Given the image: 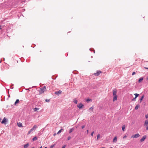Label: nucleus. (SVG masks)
I'll return each instance as SVG.
<instances>
[{
    "mask_svg": "<svg viewBox=\"0 0 148 148\" xmlns=\"http://www.w3.org/2000/svg\"><path fill=\"white\" fill-rule=\"evenodd\" d=\"M94 109V108L93 107H91L90 108H89V109L88 110V112H90V110L93 111Z\"/></svg>",
    "mask_w": 148,
    "mask_h": 148,
    "instance_id": "obj_15",
    "label": "nucleus"
},
{
    "mask_svg": "<svg viewBox=\"0 0 148 148\" xmlns=\"http://www.w3.org/2000/svg\"><path fill=\"white\" fill-rule=\"evenodd\" d=\"M39 108H35L34 109V111H37L38 110H39Z\"/></svg>",
    "mask_w": 148,
    "mask_h": 148,
    "instance_id": "obj_19",
    "label": "nucleus"
},
{
    "mask_svg": "<svg viewBox=\"0 0 148 148\" xmlns=\"http://www.w3.org/2000/svg\"><path fill=\"white\" fill-rule=\"evenodd\" d=\"M37 140V138L36 136H35L32 138V140L33 141H35Z\"/></svg>",
    "mask_w": 148,
    "mask_h": 148,
    "instance_id": "obj_25",
    "label": "nucleus"
},
{
    "mask_svg": "<svg viewBox=\"0 0 148 148\" xmlns=\"http://www.w3.org/2000/svg\"><path fill=\"white\" fill-rule=\"evenodd\" d=\"M95 53V50H94V53Z\"/></svg>",
    "mask_w": 148,
    "mask_h": 148,
    "instance_id": "obj_44",
    "label": "nucleus"
},
{
    "mask_svg": "<svg viewBox=\"0 0 148 148\" xmlns=\"http://www.w3.org/2000/svg\"><path fill=\"white\" fill-rule=\"evenodd\" d=\"M0 29H1V27H0Z\"/></svg>",
    "mask_w": 148,
    "mask_h": 148,
    "instance_id": "obj_45",
    "label": "nucleus"
},
{
    "mask_svg": "<svg viewBox=\"0 0 148 148\" xmlns=\"http://www.w3.org/2000/svg\"><path fill=\"white\" fill-rule=\"evenodd\" d=\"M45 101L46 102H49L50 101V99H46Z\"/></svg>",
    "mask_w": 148,
    "mask_h": 148,
    "instance_id": "obj_27",
    "label": "nucleus"
},
{
    "mask_svg": "<svg viewBox=\"0 0 148 148\" xmlns=\"http://www.w3.org/2000/svg\"><path fill=\"white\" fill-rule=\"evenodd\" d=\"M100 136V134H99L97 135V140H98L99 139V137Z\"/></svg>",
    "mask_w": 148,
    "mask_h": 148,
    "instance_id": "obj_22",
    "label": "nucleus"
},
{
    "mask_svg": "<svg viewBox=\"0 0 148 148\" xmlns=\"http://www.w3.org/2000/svg\"><path fill=\"white\" fill-rule=\"evenodd\" d=\"M53 147H54V145H51V146L50 148H53Z\"/></svg>",
    "mask_w": 148,
    "mask_h": 148,
    "instance_id": "obj_35",
    "label": "nucleus"
},
{
    "mask_svg": "<svg viewBox=\"0 0 148 148\" xmlns=\"http://www.w3.org/2000/svg\"><path fill=\"white\" fill-rule=\"evenodd\" d=\"M32 148H34V147H32Z\"/></svg>",
    "mask_w": 148,
    "mask_h": 148,
    "instance_id": "obj_49",
    "label": "nucleus"
},
{
    "mask_svg": "<svg viewBox=\"0 0 148 148\" xmlns=\"http://www.w3.org/2000/svg\"><path fill=\"white\" fill-rule=\"evenodd\" d=\"M143 80V78L142 77L140 78L138 81L139 83H140L141 81H142Z\"/></svg>",
    "mask_w": 148,
    "mask_h": 148,
    "instance_id": "obj_13",
    "label": "nucleus"
},
{
    "mask_svg": "<svg viewBox=\"0 0 148 148\" xmlns=\"http://www.w3.org/2000/svg\"><path fill=\"white\" fill-rule=\"evenodd\" d=\"M145 117L146 119H147L148 118V114H147L145 115Z\"/></svg>",
    "mask_w": 148,
    "mask_h": 148,
    "instance_id": "obj_32",
    "label": "nucleus"
},
{
    "mask_svg": "<svg viewBox=\"0 0 148 148\" xmlns=\"http://www.w3.org/2000/svg\"><path fill=\"white\" fill-rule=\"evenodd\" d=\"M17 125H18V126L19 127H23V126H22V124L21 123H20V122L18 123Z\"/></svg>",
    "mask_w": 148,
    "mask_h": 148,
    "instance_id": "obj_12",
    "label": "nucleus"
},
{
    "mask_svg": "<svg viewBox=\"0 0 148 148\" xmlns=\"http://www.w3.org/2000/svg\"><path fill=\"white\" fill-rule=\"evenodd\" d=\"M101 73V72L100 71H97L96 73H95L94 74L96 76H98L99 75L100 73Z\"/></svg>",
    "mask_w": 148,
    "mask_h": 148,
    "instance_id": "obj_10",
    "label": "nucleus"
},
{
    "mask_svg": "<svg viewBox=\"0 0 148 148\" xmlns=\"http://www.w3.org/2000/svg\"><path fill=\"white\" fill-rule=\"evenodd\" d=\"M1 117H0V122L1 121Z\"/></svg>",
    "mask_w": 148,
    "mask_h": 148,
    "instance_id": "obj_40",
    "label": "nucleus"
},
{
    "mask_svg": "<svg viewBox=\"0 0 148 148\" xmlns=\"http://www.w3.org/2000/svg\"><path fill=\"white\" fill-rule=\"evenodd\" d=\"M85 127V125H82V129H83Z\"/></svg>",
    "mask_w": 148,
    "mask_h": 148,
    "instance_id": "obj_37",
    "label": "nucleus"
},
{
    "mask_svg": "<svg viewBox=\"0 0 148 148\" xmlns=\"http://www.w3.org/2000/svg\"><path fill=\"white\" fill-rule=\"evenodd\" d=\"M74 130V128H71L69 130V133H71Z\"/></svg>",
    "mask_w": 148,
    "mask_h": 148,
    "instance_id": "obj_17",
    "label": "nucleus"
},
{
    "mask_svg": "<svg viewBox=\"0 0 148 148\" xmlns=\"http://www.w3.org/2000/svg\"><path fill=\"white\" fill-rule=\"evenodd\" d=\"M46 90V87L45 86L40 89V90L39 91L40 93L42 94L44 92V91Z\"/></svg>",
    "mask_w": 148,
    "mask_h": 148,
    "instance_id": "obj_2",
    "label": "nucleus"
},
{
    "mask_svg": "<svg viewBox=\"0 0 148 148\" xmlns=\"http://www.w3.org/2000/svg\"><path fill=\"white\" fill-rule=\"evenodd\" d=\"M147 80H148V78H147Z\"/></svg>",
    "mask_w": 148,
    "mask_h": 148,
    "instance_id": "obj_48",
    "label": "nucleus"
},
{
    "mask_svg": "<svg viewBox=\"0 0 148 148\" xmlns=\"http://www.w3.org/2000/svg\"><path fill=\"white\" fill-rule=\"evenodd\" d=\"M66 146V145H65L62 147V148H65Z\"/></svg>",
    "mask_w": 148,
    "mask_h": 148,
    "instance_id": "obj_36",
    "label": "nucleus"
},
{
    "mask_svg": "<svg viewBox=\"0 0 148 148\" xmlns=\"http://www.w3.org/2000/svg\"><path fill=\"white\" fill-rule=\"evenodd\" d=\"M19 100L18 99H17L16 100L15 102L14 103L15 104H16L17 103H18L19 102Z\"/></svg>",
    "mask_w": 148,
    "mask_h": 148,
    "instance_id": "obj_18",
    "label": "nucleus"
},
{
    "mask_svg": "<svg viewBox=\"0 0 148 148\" xmlns=\"http://www.w3.org/2000/svg\"><path fill=\"white\" fill-rule=\"evenodd\" d=\"M32 131L31 130L28 132V134H30L31 132H32Z\"/></svg>",
    "mask_w": 148,
    "mask_h": 148,
    "instance_id": "obj_29",
    "label": "nucleus"
},
{
    "mask_svg": "<svg viewBox=\"0 0 148 148\" xmlns=\"http://www.w3.org/2000/svg\"><path fill=\"white\" fill-rule=\"evenodd\" d=\"M140 136V135L138 134H136L132 136V137H133L134 138H137L138 137Z\"/></svg>",
    "mask_w": 148,
    "mask_h": 148,
    "instance_id": "obj_7",
    "label": "nucleus"
},
{
    "mask_svg": "<svg viewBox=\"0 0 148 148\" xmlns=\"http://www.w3.org/2000/svg\"><path fill=\"white\" fill-rule=\"evenodd\" d=\"M62 129H60L59 131L58 132L57 134H60L62 131Z\"/></svg>",
    "mask_w": 148,
    "mask_h": 148,
    "instance_id": "obj_23",
    "label": "nucleus"
},
{
    "mask_svg": "<svg viewBox=\"0 0 148 148\" xmlns=\"http://www.w3.org/2000/svg\"><path fill=\"white\" fill-rule=\"evenodd\" d=\"M88 130H87V133H88Z\"/></svg>",
    "mask_w": 148,
    "mask_h": 148,
    "instance_id": "obj_42",
    "label": "nucleus"
},
{
    "mask_svg": "<svg viewBox=\"0 0 148 148\" xmlns=\"http://www.w3.org/2000/svg\"><path fill=\"white\" fill-rule=\"evenodd\" d=\"M116 90H113V94L114 96L113 100L115 101L117 100V95H116Z\"/></svg>",
    "mask_w": 148,
    "mask_h": 148,
    "instance_id": "obj_1",
    "label": "nucleus"
},
{
    "mask_svg": "<svg viewBox=\"0 0 148 148\" xmlns=\"http://www.w3.org/2000/svg\"><path fill=\"white\" fill-rule=\"evenodd\" d=\"M136 97H135V98H134L132 100V101H136Z\"/></svg>",
    "mask_w": 148,
    "mask_h": 148,
    "instance_id": "obj_31",
    "label": "nucleus"
},
{
    "mask_svg": "<svg viewBox=\"0 0 148 148\" xmlns=\"http://www.w3.org/2000/svg\"><path fill=\"white\" fill-rule=\"evenodd\" d=\"M144 125L146 127V130H148V120H146L145 121Z\"/></svg>",
    "mask_w": 148,
    "mask_h": 148,
    "instance_id": "obj_4",
    "label": "nucleus"
},
{
    "mask_svg": "<svg viewBox=\"0 0 148 148\" xmlns=\"http://www.w3.org/2000/svg\"><path fill=\"white\" fill-rule=\"evenodd\" d=\"M1 27V26H0V27Z\"/></svg>",
    "mask_w": 148,
    "mask_h": 148,
    "instance_id": "obj_50",
    "label": "nucleus"
},
{
    "mask_svg": "<svg viewBox=\"0 0 148 148\" xmlns=\"http://www.w3.org/2000/svg\"><path fill=\"white\" fill-rule=\"evenodd\" d=\"M134 94L136 98L139 95V94L137 93Z\"/></svg>",
    "mask_w": 148,
    "mask_h": 148,
    "instance_id": "obj_26",
    "label": "nucleus"
},
{
    "mask_svg": "<svg viewBox=\"0 0 148 148\" xmlns=\"http://www.w3.org/2000/svg\"><path fill=\"white\" fill-rule=\"evenodd\" d=\"M1 60L0 61V63H1Z\"/></svg>",
    "mask_w": 148,
    "mask_h": 148,
    "instance_id": "obj_43",
    "label": "nucleus"
},
{
    "mask_svg": "<svg viewBox=\"0 0 148 148\" xmlns=\"http://www.w3.org/2000/svg\"><path fill=\"white\" fill-rule=\"evenodd\" d=\"M71 137L70 136H69L68 137V138H67V140H70L71 139Z\"/></svg>",
    "mask_w": 148,
    "mask_h": 148,
    "instance_id": "obj_28",
    "label": "nucleus"
},
{
    "mask_svg": "<svg viewBox=\"0 0 148 148\" xmlns=\"http://www.w3.org/2000/svg\"><path fill=\"white\" fill-rule=\"evenodd\" d=\"M77 107L80 109L82 108H84V105L82 103H80L78 104Z\"/></svg>",
    "mask_w": 148,
    "mask_h": 148,
    "instance_id": "obj_5",
    "label": "nucleus"
},
{
    "mask_svg": "<svg viewBox=\"0 0 148 148\" xmlns=\"http://www.w3.org/2000/svg\"><path fill=\"white\" fill-rule=\"evenodd\" d=\"M144 95H143L140 98V99L139 100V102L140 103H141L143 100V98H144Z\"/></svg>",
    "mask_w": 148,
    "mask_h": 148,
    "instance_id": "obj_14",
    "label": "nucleus"
},
{
    "mask_svg": "<svg viewBox=\"0 0 148 148\" xmlns=\"http://www.w3.org/2000/svg\"><path fill=\"white\" fill-rule=\"evenodd\" d=\"M30 88L31 89V88H29V89H27V90H29V89H30Z\"/></svg>",
    "mask_w": 148,
    "mask_h": 148,
    "instance_id": "obj_41",
    "label": "nucleus"
},
{
    "mask_svg": "<svg viewBox=\"0 0 148 148\" xmlns=\"http://www.w3.org/2000/svg\"><path fill=\"white\" fill-rule=\"evenodd\" d=\"M136 73V72H133L132 74V75H135Z\"/></svg>",
    "mask_w": 148,
    "mask_h": 148,
    "instance_id": "obj_30",
    "label": "nucleus"
},
{
    "mask_svg": "<svg viewBox=\"0 0 148 148\" xmlns=\"http://www.w3.org/2000/svg\"><path fill=\"white\" fill-rule=\"evenodd\" d=\"M7 121H8V119L5 117H4L1 122L2 124H3L4 125L6 124Z\"/></svg>",
    "mask_w": 148,
    "mask_h": 148,
    "instance_id": "obj_3",
    "label": "nucleus"
},
{
    "mask_svg": "<svg viewBox=\"0 0 148 148\" xmlns=\"http://www.w3.org/2000/svg\"><path fill=\"white\" fill-rule=\"evenodd\" d=\"M117 137L116 136H115L113 140V143H116L117 141Z\"/></svg>",
    "mask_w": 148,
    "mask_h": 148,
    "instance_id": "obj_11",
    "label": "nucleus"
},
{
    "mask_svg": "<svg viewBox=\"0 0 148 148\" xmlns=\"http://www.w3.org/2000/svg\"><path fill=\"white\" fill-rule=\"evenodd\" d=\"M94 133V132H92L91 133V136H93V134Z\"/></svg>",
    "mask_w": 148,
    "mask_h": 148,
    "instance_id": "obj_33",
    "label": "nucleus"
},
{
    "mask_svg": "<svg viewBox=\"0 0 148 148\" xmlns=\"http://www.w3.org/2000/svg\"><path fill=\"white\" fill-rule=\"evenodd\" d=\"M62 91L61 90H59L58 91L55 92V94L57 95H59L62 93Z\"/></svg>",
    "mask_w": 148,
    "mask_h": 148,
    "instance_id": "obj_6",
    "label": "nucleus"
},
{
    "mask_svg": "<svg viewBox=\"0 0 148 148\" xmlns=\"http://www.w3.org/2000/svg\"><path fill=\"white\" fill-rule=\"evenodd\" d=\"M146 136H144L140 140V142H142L145 139H146Z\"/></svg>",
    "mask_w": 148,
    "mask_h": 148,
    "instance_id": "obj_8",
    "label": "nucleus"
},
{
    "mask_svg": "<svg viewBox=\"0 0 148 148\" xmlns=\"http://www.w3.org/2000/svg\"><path fill=\"white\" fill-rule=\"evenodd\" d=\"M125 125H123L122 127V130L123 131H125Z\"/></svg>",
    "mask_w": 148,
    "mask_h": 148,
    "instance_id": "obj_20",
    "label": "nucleus"
},
{
    "mask_svg": "<svg viewBox=\"0 0 148 148\" xmlns=\"http://www.w3.org/2000/svg\"><path fill=\"white\" fill-rule=\"evenodd\" d=\"M140 106L138 105H137L135 107V109L136 110H137L138 108Z\"/></svg>",
    "mask_w": 148,
    "mask_h": 148,
    "instance_id": "obj_21",
    "label": "nucleus"
},
{
    "mask_svg": "<svg viewBox=\"0 0 148 148\" xmlns=\"http://www.w3.org/2000/svg\"><path fill=\"white\" fill-rule=\"evenodd\" d=\"M145 69H148V67H145Z\"/></svg>",
    "mask_w": 148,
    "mask_h": 148,
    "instance_id": "obj_39",
    "label": "nucleus"
},
{
    "mask_svg": "<svg viewBox=\"0 0 148 148\" xmlns=\"http://www.w3.org/2000/svg\"><path fill=\"white\" fill-rule=\"evenodd\" d=\"M91 48L90 49H89V50H90H90H91Z\"/></svg>",
    "mask_w": 148,
    "mask_h": 148,
    "instance_id": "obj_47",
    "label": "nucleus"
},
{
    "mask_svg": "<svg viewBox=\"0 0 148 148\" xmlns=\"http://www.w3.org/2000/svg\"><path fill=\"white\" fill-rule=\"evenodd\" d=\"M127 137V136L126 135H125L123 137V138H126Z\"/></svg>",
    "mask_w": 148,
    "mask_h": 148,
    "instance_id": "obj_38",
    "label": "nucleus"
},
{
    "mask_svg": "<svg viewBox=\"0 0 148 148\" xmlns=\"http://www.w3.org/2000/svg\"><path fill=\"white\" fill-rule=\"evenodd\" d=\"M91 99H88L86 100V101L88 102L89 101H91Z\"/></svg>",
    "mask_w": 148,
    "mask_h": 148,
    "instance_id": "obj_34",
    "label": "nucleus"
},
{
    "mask_svg": "<svg viewBox=\"0 0 148 148\" xmlns=\"http://www.w3.org/2000/svg\"><path fill=\"white\" fill-rule=\"evenodd\" d=\"M29 146V144L27 143L24 145V148H27Z\"/></svg>",
    "mask_w": 148,
    "mask_h": 148,
    "instance_id": "obj_16",
    "label": "nucleus"
},
{
    "mask_svg": "<svg viewBox=\"0 0 148 148\" xmlns=\"http://www.w3.org/2000/svg\"><path fill=\"white\" fill-rule=\"evenodd\" d=\"M44 148H47V147H45Z\"/></svg>",
    "mask_w": 148,
    "mask_h": 148,
    "instance_id": "obj_46",
    "label": "nucleus"
},
{
    "mask_svg": "<svg viewBox=\"0 0 148 148\" xmlns=\"http://www.w3.org/2000/svg\"><path fill=\"white\" fill-rule=\"evenodd\" d=\"M37 127V126H36V125H34V126L33 127H32V128L31 130L32 131H33V130H35L36 129V128Z\"/></svg>",
    "mask_w": 148,
    "mask_h": 148,
    "instance_id": "obj_9",
    "label": "nucleus"
},
{
    "mask_svg": "<svg viewBox=\"0 0 148 148\" xmlns=\"http://www.w3.org/2000/svg\"><path fill=\"white\" fill-rule=\"evenodd\" d=\"M73 102L75 104H77V100L75 99H74Z\"/></svg>",
    "mask_w": 148,
    "mask_h": 148,
    "instance_id": "obj_24",
    "label": "nucleus"
}]
</instances>
